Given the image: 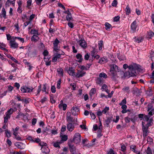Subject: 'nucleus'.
I'll list each match as a JSON object with an SVG mask.
<instances>
[{
    "mask_svg": "<svg viewBox=\"0 0 154 154\" xmlns=\"http://www.w3.org/2000/svg\"><path fill=\"white\" fill-rule=\"evenodd\" d=\"M14 26L15 28V29L17 30V32H18L19 29V27L18 23L17 22L16 23L14 24Z\"/></svg>",
    "mask_w": 154,
    "mask_h": 154,
    "instance_id": "52",
    "label": "nucleus"
},
{
    "mask_svg": "<svg viewBox=\"0 0 154 154\" xmlns=\"http://www.w3.org/2000/svg\"><path fill=\"white\" fill-rule=\"evenodd\" d=\"M8 91L9 92L11 91L14 89L13 87L11 86V85H9L8 86Z\"/></svg>",
    "mask_w": 154,
    "mask_h": 154,
    "instance_id": "56",
    "label": "nucleus"
},
{
    "mask_svg": "<svg viewBox=\"0 0 154 154\" xmlns=\"http://www.w3.org/2000/svg\"><path fill=\"white\" fill-rule=\"evenodd\" d=\"M32 0H28L27 2V6L28 8H29L30 6L31 5Z\"/></svg>",
    "mask_w": 154,
    "mask_h": 154,
    "instance_id": "58",
    "label": "nucleus"
},
{
    "mask_svg": "<svg viewBox=\"0 0 154 154\" xmlns=\"http://www.w3.org/2000/svg\"><path fill=\"white\" fill-rule=\"evenodd\" d=\"M13 134L15 136V138L17 140H20L21 139V138L19 135H18L17 132L13 133Z\"/></svg>",
    "mask_w": 154,
    "mask_h": 154,
    "instance_id": "42",
    "label": "nucleus"
},
{
    "mask_svg": "<svg viewBox=\"0 0 154 154\" xmlns=\"http://www.w3.org/2000/svg\"><path fill=\"white\" fill-rule=\"evenodd\" d=\"M13 39H14V40H16V39H17L18 40L20 41L21 42L23 43L24 42V39L23 38H21L20 37H13Z\"/></svg>",
    "mask_w": 154,
    "mask_h": 154,
    "instance_id": "39",
    "label": "nucleus"
},
{
    "mask_svg": "<svg viewBox=\"0 0 154 154\" xmlns=\"http://www.w3.org/2000/svg\"><path fill=\"white\" fill-rule=\"evenodd\" d=\"M137 26L136 21L134 20L132 23L131 26V31L133 32H135Z\"/></svg>",
    "mask_w": 154,
    "mask_h": 154,
    "instance_id": "9",
    "label": "nucleus"
},
{
    "mask_svg": "<svg viewBox=\"0 0 154 154\" xmlns=\"http://www.w3.org/2000/svg\"><path fill=\"white\" fill-rule=\"evenodd\" d=\"M102 81V79L100 77L97 78L96 80V82L97 84H100Z\"/></svg>",
    "mask_w": 154,
    "mask_h": 154,
    "instance_id": "41",
    "label": "nucleus"
},
{
    "mask_svg": "<svg viewBox=\"0 0 154 154\" xmlns=\"http://www.w3.org/2000/svg\"><path fill=\"white\" fill-rule=\"evenodd\" d=\"M38 143L39 145H40L41 146H42V147L46 146L47 145L46 143H44L42 141H40V142Z\"/></svg>",
    "mask_w": 154,
    "mask_h": 154,
    "instance_id": "53",
    "label": "nucleus"
},
{
    "mask_svg": "<svg viewBox=\"0 0 154 154\" xmlns=\"http://www.w3.org/2000/svg\"><path fill=\"white\" fill-rule=\"evenodd\" d=\"M61 83V80L60 79L57 82V88L58 89H60V84Z\"/></svg>",
    "mask_w": 154,
    "mask_h": 154,
    "instance_id": "47",
    "label": "nucleus"
},
{
    "mask_svg": "<svg viewBox=\"0 0 154 154\" xmlns=\"http://www.w3.org/2000/svg\"><path fill=\"white\" fill-rule=\"evenodd\" d=\"M17 110V109L15 108H14V109L12 108H10L6 112L5 114H7L11 116V115L14 112L16 111Z\"/></svg>",
    "mask_w": 154,
    "mask_h": 154,
    "instance_id": "20",
    "label": "nucleus"
},
{
    "mask_svg": "<svg viewBox=\"0 0 154 154\" xmlns=\"http://www.w3.org/2000/svg\"><path fill=\"white\" fill-rule=\"evenodd\" d=\"M68 25L69 27L71 28H73L74 27V25L73 23L70 22V21L68 23Z\"/></svg>",
    "mask_w": 154,
    "mask_h": 154,
    "instance_id": "64",
    "label": "nucleus"
},
{
    "mask_svg": "<svg viewBox=\"0 0 154 154\" xmlns=\"http://www.w3.org/2000/svg\"><path fill=\"white\" fill-rule=\"evenodd\" d=\"M29 139L32 142H35L36 143H38L40 142V139L38 137L34 138L31 137H29Z\"/></svg>",
    "mask_w": 154,
    "mask_h": 154,
    "instance_id": "16",
    "label": "nucleus"
},
{
    "mask_svg": "<svg viewBox=\"0 0 154 154\" xmlns=\"http://www.w3.org/2000/svg\"><path fill=\"white\" fill-rule=\"evenodd\" d=\"M106 62V60L105 58L103 57L101 58L99 61V63L101 64H103L105 63Z\"/></svg>",
    "mask_w": 154,
    "mask_h": 154,
    "instance_id": "43",
    "label": "nucleus"
},
{
    "mask_svg": "<svg viewBox=\"0 0 154 154\" xmlns=\"http://www.w3.org/2000/svg\"><path fill=\"white\" fill-rule=\"evenodd\" d=\"M48 52L46 50H44V52H43V54L44 55V57H48L47 56V55H48Z\"/></svg>",
    "mask_w": 154,
    "mask_h": 154,
    "instance_id": "54",
    "label": "nucleus"
},
{
    "mask_svg": "<svg viewBox=\"0 0 154 154\" xmlns=\"http://www.w3.org/2000/svg\"><path fill=\"white\" fill-rule=\"evenodd\" d=\"M136 146L134 145H132L130 146V149L132 151L135 153H138V151L137 149Z\"/></svg>",
    "mask_w": 154,
    "mask_h": 154,
    "instance_id": "25",
    "label": "nucleus"
},
{
    "mask_svg": "<svg viewBox=\"0 0 154 154\" xmlns=\"http://www.w3.org/2000/svg\"><path fill=\"white\" fill-rule=\"evenodd\" d=\"M59 43V41L56 38L53 43L54 51H57L58 50L59 48H58V45Z\"/></svg>",
    "mask_w": 154,
    "mask_h": 154,
    "instance_id": "12",
    "label": "nucleus"
},
{
    "mask_svg": "<svg viewBox=\"0 0 154 154\" xmlns=\"http://www.w3.org/2000/svg\"><path fill=\"white\" fill-rule=\"evenodd\" d=\"M67 116L66 119L67 121L68 122H71L72 121L73 118L71 117L70 113L68 112L67 113Z\"/></svg>",
    "mask_w": 154,
    "mask_h": 154,
    "instance_id": "24",
    "label": "nucleus"
},
{
    "mask_svg": "<svg viewBox=\"0 0 154 154\" xmlns=\"http://www.w3.org/2000/svg\"><path fill=\"white\" fill-rule=\"evenodd\" d=\"M85 73L86 72L83 70H78L75 76L79 78L84 76Z\"/></svg>",
    "mask_w": 154,
    "mask_h": 154,
    "instance_id": "10",
    "label": "nucleus"
},
{
    "mask_svg": "<svg viewBox=\"0 0 154 154\" xmlns=\"http://www.w3.org/2000/svg\"><path fill=\"white\" fill-rule=\"evenodd\" d=\"M126 103V100L125 98L124 99H123L121 102L119 103V105H125Z\"/></svg>",
    "mask_w": 154,
    "mask_h": 154,
    "instance_id": "50",
    "label": "nucleus"
},
{
    "mask_svg": "<svg viewBox=\"0 0 154 154\" xmlns=\"http://www.w3.org/2000/svg\"><path fill=\"white\" fill-rule=\"evenodd\" d=\"M153 109H154V108H153V105L152 103H149L148 106V111L149 112L148 114L151 116L153 115H151L149 113L150 112H152V110Z\"/></svg>",
    "mask_w": 154,
    "mask_h": 154,
    "instance_id": "22",
    "label": "nucleus"
},
{
    "mask_svg": "<svg viewBox=\"0 0 154 154\" xmlns=\"http://www.w3.org/2000/svg\"><path fill=\"white\" fill-rule=\"evenodd\" d=\"M74 142L76 144L79 143L81 141V135L78 133H76L74 136L73 139Z\"/></svg>",
    "mask_w": 154,
    "mask_h": 154,
    "instance_id": "4",
    "label": "nucleus"
},
{
    "mask_svg": "<svg viewBox=\"0 0 154 154\" xmlns=\"http://www.w3.org/2000/svg\"><path fill=\"white\" fill-rule=\"evenodd\" d=\"M148 142H149V143L151 144L152 142V139L149 137H148L147 139Z\"/></svg>",
    "mask_w": 154,
    "mask_h": 154,
    "instance_id": "60",
    "label": "nucleus"
},
{
    "mask_svg": "<svg viewBox=\"0 0 154 154\" xmlns=\"http://www.w3.org/2000/svg\"><path fill=\"white\" fill-rule=\"evenodd\" d=\"M76 59H77V61L79 63H81L82 62L83 60L82 55L80 54H78L75 56Z\"/></svg>",
    "mask_w": 154,
    "mask_h": 154,
    "instance_id": "19",
    "label": "nucleus"
},
{
    "mask_svg": "<svg viewBox=\"0 0 154 154\" xmlns=\"http://www.w3.org/2000/svg\"><path fill=\"white\" fill-rule=\"evenodd\" d=\"M128 69L129 71L124 73V76L128 78L136 76V70L139 72H141L143 70L142 67L140 66L135 63H132L129 65Z\"/></svg>",
    "mask_w": 154,
    "mask_h": 154,
    "instance_id": "1",
    "label": "nucleus"
},
{
    "mask_svg": "<svg viewBox=\"0 0 154 154\" xmlns=\"http://www.w3.org/2000/svg\"><path fill=\"white\" fill-rule=\"evenodd\" d=\"M66 18V20L69 22L70 21H73V18L70 13L67 15Z\"/></svg>",
    "mask_w": 154,
    "mask_h": 154,
    "instance_id": "30",
    "label": "nucleus"
},
{
    "mask_svg": "<svg viewBox=\"0 0 154 154\" xmlns=\"http://www.w3.org/2000/svg\"><path fill=\"white\" fill-rule=\"evenodd\" d=\"M39 35H34L31 38L32 41L35 42L38 41L39 39V38L38 37Z\"/></svg>",
    "mask_w": 154,
    "mask_h": 154,
    "instance_id": "21",
    "label": "nucleus"
},
{
    "mask_svg": "<svg viewBox=\"0 0 154 154\" xmlns=\"http://www.w3.org/2000/svg\"><path fill=\"white\" fill-rule=\"evenodd\" d=\"M107 75L104 72H101L100 73L99 75V77L101 78H103L104 79H106L107 78Z\"/></svg>",
    "mask_w": 154,
    "mask_h": 154,
    "instance_id": "31",
    "label": "nucleus"
},
{
    "mask_svg": "<svg viewBox=\"0 0 154 154\" xmlns=\"http://www.w3.org/2000/svg\"><path fill=\"white\" fill-rule=\"evenodd\" d=\"M74 71V69L72 67H71L69 68L68 72L69 75L73 76H75V74Z\"/></svg>",
    "mask_w": 154,
    "mask_h": 154,
    "instance_id": "14",
    "label": "nucleus"
},
{
    "mask_svg": "<svg viewBox=\"0 0 154 154\" xmlns=\"http://www.w3.org/2000/svg\"><path fill=\"white\" fill-rule=\"evenodd\" d=\"M63 69L61 68H58L57 70V72L58 75L60 76H63Z\"/></svg>",
    "mask_w": 154,
    "mask_h": 154,
    "instance_id": "27",
    "label": "nucleus"
},
{
    "mask_svg": "<svg viewBox=\"0 0 154 154\" xmlns=\"http://www.w3.org/2000/svg\"><path fill=\"white\" fill-rule=\"evenodd\" d=\"M96 92V89L95 88H92L89 93V95L91 97H92V96Z\"/></svg>",
    "mask_w": 154,
    "mask_h": 154,
    "instance_id": "36",
    "label": "nucleus"
},
{
    "mask_svg": "<svg viewBox=\"0 0 154 154\" xmlns=\"http://www.w3.org/2000/svg\"><path fill=\"white\" fill-rule=\"evenodd\" d=\"M106 154H116V153L112 149H110L107 151Z\"/></svg>",
    "mask_w": 154,
    "mask_h": 154,
    "instance_id": "37",
    "label": "nucleus"
},
{
    "mask_svg": "<svg viewBox=\"0 0 154 154\" xmlns=\"http://www.w3.org/2000/svg\"><path fill=\"white\" fill-rule=\"evenodd\" d=\"M6 12L5 9L4 8H2L1 13L0 14L1 17H3L5 19H6Z\"/></svg>",
    "mask_w": 154,
    "mask_h": 154,
    "instance_id": "15",
    "label": "nucleus"
},
{
    "mask_svg": "<svg viewBox=\"0 0 154 154\" xmlns=\"http://www.w3.org/2000/svg\"><path fill=\"white\" fill-rule=\"evenodd\" d=\"M77 43L83 48H85L87 46V44L84 40H80L77 42Z\"/></svg>",
    "mask_w": 154,
    "mask_h": 154,
    "instance_id": "11",
    "label": "nucleus"
},
{
    "mask_svg": "<svg viewBox=\"0 0 154 154\" xmlns=\"http://www.w3.org/2000/svg\"><path fill=\"white\" fill-rule=\"evenodd\" d=\"M125 11L126 12L127 15H128L130 14L131 10L128 5H127V6L126 7L125 9Z\"/></svg>",
    "mask_w": 154,
    "mask_h": 154,
    "instance_id": "34",
    "label": "nucleus"
},
{
    "mask_svg": "<svg viewBox=\"0 0 154 154\" xmlns=\"http://www.w3.org/2000/svg\"><path fill=\"white\" fill-rule=\"evenodd\" d=\"M134 39V41L137 43L141 42L143 40V39L141 37H135Z\"/></svg>",
    "mask_w": 154,
    "mask_h": 154,
    "instance_id": "35",
    "label": "nucleus"
},
{
    "mask_svg": "<svg viewBox=\"0 0 154 154\" xmlns=\"http://www.w3.org/2000/svg\"><path fill=\"white\" fill-rule=\"evenodd\" d=\"M105 29L107 30H109L110 28L112 27V25L107 22L105 23Z\"/></svg>",
    "mask_w": 154,
    "mask_h": 154,
    "instance_id": "32",
    "label": "nucleus"
},
{
    "mask_svg": "<svg viewBox=\"0 0 154 154\" xmlns=\"http://www.w3.org/2000/svg\"><path fill=\"white\" fill-rule=\"evenodd\" d=\"M67 105L66 104L63 103V101L61 100L60 102V103L58 105V107L60 110H63L65 111L66 110Z\"/></svg>",
    "mask_w": 154,
    "mask_h": 154,
    "instance_id": "7",
    "label": "nucleus"
},
{
    "mask_svg": "<svg viewBox=\"0 0 154 154\" xmlns=\"http://www.w3.org/2000/svg\"><path fill=\"white\" fill-rule=\"evenodd\" d=\"M148 35L149 38H151L153 36L154 33L152 31H150L148 32Z\"/></svg>",
    "mask_w": 154,
    "mask_h": 154,
    "instance_id": "46",
    "label": "nucleus"
},
{
    "mask_svg": "<svg viewBox=\"0 0 154 154\" xmlns=\"http://www.w3.org/2000/svg\"><path fill=\"white\" fill-rule=\"evenodd\" d=\"M15 40H11L9 42L10 47L13 48H17L18 47V44L15 42Z\"/></svg>",
    "mask_w": 154,
    "mask_h": 154,
    "instance_id": "6",
    "label": "nucleus"
},
{
    "mask_svg": "<svg viewBox=\"0 0 154 154\" xmlns=\"http://www.w3.org/2000/svg\"><path fill=\"white\" fill-rule=\"evenodd\" d=\"M24 115L21 112L19 113H18V115L16 117V118H21Z\"/></svg>",
    "mask_w": 154,
    "mask_h": 154,
    "instance_id": "57",
    "label": "nucleus"
},
{
    "mask_svg": "<svg viewBox=\"0 0 154 154\" xmlns=\"http://www.w3.org/2000/svg\"><path fill=\"white\" fill-rule=\"evenodd\" d=\"M126 149V147L124 144L122 145H121V150L123 152L125 151Z\"/></svg>",
    "mask_w": 154,
    "mask_h": 154,
    "instance_id": "51",
    "label": "nucleus"
},
{
    "mask_svg": "<svg viewBox=\"0 0 154 154\" xmlns=\"http://www.w3.org/2000/svg\"><path fill=\"white\" fill-rule=\"evenodd\" d=\"M122 106L121 108L122 109V113H126L128 111L126 110V109L127 108V106L125 105H121Z\"/></svg>",
    "mask_w": 154,
    "mask_h": 154,
    "instance_id": "28",
    "label": "nucleus"
},
{
    "mask_svg": "<svg viewBox=\"0 0 154 154\" xmlns=\"http://www.w3.org/2000/svg\"><path fill=\"white\" fill-rule=\"evenodd\" d=\"M75 128L74 124L68 122L67 125V128L69 131H72Z\"/></svg>",
    "mask_w": 154,
    "mask_h": 154,
    "instance_id": "13",
    "label": "nucleus"
},
{
    "mask_svg": "<svg viewBox=\"0 0 154 154\" xmlns=\"http://www.w3.org/2000/svg\"><path fill=\"white\" fill-rule=\"evenodd\" d=\"M109 110V108L108 107H106L102 111L103 113L106 114Z\"/></svg>",
    "mask_w": 154,
    "mask_h": 154,
    "instance_id": "49",
    "label": "nucleus"
},
{
    "mask_svg": "<svg viewBox=\"0 0 154 154\" xmlns=\"http://www.w3.org/2000/svg\"><path fill=\"white\" fill-rule=\"evenodd\" d=\"M6 37L7 40L8 41H10L11 40H14V39H13V37H14V36H11L10 34H7L6 35Z\"/></svg>",
    "mask_w": 154,
    "mask_h": 154,
    "instance_id": "40",
    "label": "nucleus"
},
{
    "mask_svg": "<svg viewBox=\"0 0 154 154\" xmlns=\"http://www.w3.org/2000/svg\"><path fill=\"white\" fill-rule=\"evenodd\" d=\"M51 90L53 93H54L56 92V88L54 86H52L51 87Z\"/></svg>",
    "mask_w": 154,
    "mask_h": 154,
    "instance_id": "62",
    "label": "nucleus"
},
{
    "mask_svg": "<svg viewBox=\"0 0 154 154\" xmlns=\"http://www.w3.org/2000/svg\"><path fill=\"white\" fill-rule=\"evenodd\" d=\"M110 72L111 73L113 77V79H114V77L116 75V72H119L118 67L115 64H112L110 66Z\"/></svg>",
    "mask_w": 154,
    "mask_h": 154,
    "instance_id": "2",
    "label": "nucleus"
},
{
    "mask_svg": "<svg viewBox=\"0 0 154 154\" xmlns=\"http://www.w3.org/2000/svg\"><path fill=\"white\" fill-rule=\"evenodd\" d=\"M42 152L45 154H48L49 152V148L46 146L42 147Z\"/></svg>",
    "mask_w": 154,
    "mask_h": 154,
    "instance_id": "18",
    "label": "nucleus"
},
{
    "mask_svg": "<svg viewBox=\"0 0 154 154\" xmlns=\"http://www.w3.org/2000/svg\"><path fill=\"white\" fill-rule=\"evenodd\" d=\"M61 140L62 141H66L68 139L67 136L66 135H63L61 136Z\"/></svg>",
    "mask_w": 154,
    "mask_h": 154,
    "instance_id": "45",
    "label": "nucleus"
},
{
    "mask_svg": "<svg viewBox=\"0 0 154 154\" xmlns=\"http://www.w3.org/2000/svg\"><path fill=\"white\" fill-rule=\"evenodd\" d=\"M61 143V142H57L54 143V146L55 147H58L59 148H60V147L59 145Z\"/></svg>",
    "mask_w": 154,
    "mask_h": 154,
    "instance_id": "48",
    "label": "nucleus"
},
{
    "mask_svg": "<svg viewBox=\"0 0 154 154\" xmlns=\"http://www.w3.org/2000/svg\"><path fill=\"white\" fill-rule=\"evenodd\" d=\"M61 57V55L58 54H56L54 55V56L53 57L52 60V61L53 62H56L58 59H59Z\"/></svg>",
    "mask_w": 154,
    "mask_h": 154,
    "instance_id": "23",
    "label": "nucleus"
},
{
    "mask_svg": "<svg viewBox=\"0 0 154 154\" xmlns=\"http://www.w3.org/2000/svg\"><path fill=\"white\" fill-rule=\"evenodd\" d=\"M146 153L147 154H152V152L151 149L148 147L146 151Z\"/></svg>",
    "mask_w": 154,
    "mask_h": 154,
    "instance_id": "59",
    "label": "nucleus"
},
{
    "mask_svg": "<svg viewBox=\"0 0 154 154\" xmlns=\"http://www.w3.org/2000/svg\"><path fill=\"white\" fill-rule=\"evenodd\" d=\"M33 89L32 88H30L26 86H23L21 87L20 90L22 93H26L32 92Z\"/></svg>",
    "mask_w": 154,
    "mask_h": 154,
    "instance_id": "3",
    "label": "nucleus"
},
{
    "mask_svg": "<svg viewBox=\"0 0 154 154\" xmlns=\"http://www.w3.org/2000/svg\"><path fill=\"white\" fill-rule=\"evenodd\" d=\"M10 116L7 115V114H5V115H4V122L5 123H6L7 122L8 119L10 118Z\"/></svg>",
    "mask_w": 154,
    "mask_h": 154,
    "instance_id": "38",
    "label": "nucleus"
},
{
    "mask_svg": "<svg viewBox=\"0 0 154 154\" xmlns=\"http://www.w3.org/2000/svg\"><path fill=\"white\" fill-rule=\"evenodd\" d=\"M49 58V57H44V60L45 62V64L46 66H49L51 64V61H48Z\"/></svg>",
    "mask_w": 154,
    "mask_h": 154,
    "instance_id": "29",
    "label": "nucleus"
},
{
    "mask_svg": "<svg viewBox=\"0 0 154 154\" xmlns=\"http://www.w3.org/2000/svg\"><path fill=\"white\" fill-rule=\"evenodd\" d=\"M30 33L34 35H39V33L38 32V31L35 29H31Z\"/></svg>",
    "mask_w": 154,
    "mask_h": 154,
    "instance_id": "33",
    "label": "nucleus"
},
{
    "mask_svg": "<svg viewBox=\"0 0 154 154\" xmlns=\"http://www.w3.org/2000/svg\"><path fill=\"white\" fill-rule=\"evenodd\" d=\"M117 2L116 0H114L112 3V5L113 6L116 7L117 4Z\"/></svg>",
    "mask_w": 154,
    "mask_h": 154,
    "instance_id": "61",
    "label": "nucleus"
},
{
    "mask_svg": "<svg viewBox=\"0 0 154 154\" xmlns=\"http://www.w3.org/2000/svg\"><path fill=\"white\" fill-rule=\"evenodd\" d=\"M103 42L102 41H100L98 43V47L99 50H101L102 48Z\"/></svg>",
    "mask_w": 154,
    "mask_h": 154,
    "instance_id": "44",
    "label": "nucleus"
},
{
    "mask_svg": "<svg viewBox=\"0 0 154 154\" xmlns=\"http://www.w3.org/2000/svg\"><path fill=\"white\" fill-rule=\"evenodd\" d=\"M107 85L105 84H104L102 87L101 90L102 91H105L107 88Z\"/></svg>",
    "mask_w": 154,
    "mask_h": 154,
    "instance_id": "55",
    "label": "nucleus"
},
{
    "mask_svg": "<svg viewBox=\"0 0 154 154\" xmlns=\"http://www.w3.org/2000/svg\"><path fill=\"white\" fill-rule=\"evenodd\" d=\"M49 89V87H47L46 84H45L43 85L42 91H43L45 92V93H48V91Z\"/></svg>",
    "mask_w": 154,
    "mask_h": 154,
    "instance_id": "26",
    "label": "nucleus"
},
{
    "mask_svg": "<svg viewBox=\"0 0 154 154\" xmlns=\"http://www.w3.org/2000/svg\"><path fill=\"white\" fill-rule=\"evenodd\" d=\"M112 117H107V119L105 120V122L107 127L108 126L111 121L112 120Z\"/></svg>",
    "mask_w": 154,
    "mask_h": 154,
    "instance_id": "17",
    "label": "nucleus"
},
{
    "mask_svg": "<svg viewBox=\"0 0 154 154\" xmlns=\"http://www.w3.org/2000/svg\"><path fill=\"white\" fill-rule=\"evenodd\" d=\"M142 131L143 132V136L144 138L148 135V133H149V131L148 130V128H146L144 125L143 122H142Z\"/></svg>",
    "mask_w": 154,
    "mask_h": 154,
    "instance_id": "5",
    "label": "nucleus"
},
{
    "mask_svg": "<svg viewBox=\"0 0 154 154\" xmlns=\"http://www.w3.org/2000/svg\"><path fill=\"white\" fill-rule=\"evenodd\" d=\"M71 111L72 115L75 116L79 113V109L76 106H74L72 108Z\"/></svg>",
    "mask_w": 154,
    "mask_h": 154,
    "instance_id": "8",
    "label": "nucleus"
},
{
    "mask_svg": "<svg viewBox=\"0 0 154 154\" xmlns=\"http://www.w3.org/2000/svg\"><path fill=\"white\" fill-rule=\"evenodd\" d=\"M122 90L124 91L128 92L129 91V88L128 87H125L123 88Z\"/></svg>",
    "mask_w": 154,
    "mask_h": 154,
    "instance_id": "63",
    "label": "nucleus"
}]
</instances>
